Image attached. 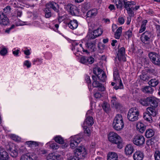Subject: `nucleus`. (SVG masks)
<instances>
[{
	"label": "nucleus",
	"mask_w": 160,
	"mask_h": 160,
	"mask_svg": "<svg viewBox=\"0 0 160 160\" xmlns=\"http://www.w3.org/2000/svg\"><path fill=\"white\" fill-rule=\"evenodd\" d=\"M109 141L114 144L117 145L118 148H122V140L121 137L117 133L114 132H110L108 135Z\"/></svg>",
	"instance_id": "f257e3e1"
},
{
	"label": "nucleus",
	"mask_w": 160,
	"mask_h": 160,
	"mask_svg": "<svg viewBox=\"0 0 160 160\" xmlns=\"http://www.w3.org/2000/svg\"><path fill=\"white\" fill-rule=\"evenodd\" d=\"M113 128L117 131L122 130L124 127V123L122 115L117 114L113 120L112 123Z\"/></svg>",
	"instance_id": "f03ea898"
},
{
	"label": "nucleus",
	"mask_w": 160,
	"mask_h": 160,
	"mask_svg": "<svg viewBox=\"0 0 160 160\" xmlns=\"http://www.w3.org/2000/svg\"><path fill=\"white\" fill-rule=\"evenodd\" d=\"M148 57L153 64L160 67V55L158 53L151 52L149 53Z\"/></svg>",
	"instance_id": "7ed1b4c3"
},
{
	"label": "nucleus",
	"mask_w": 160,
	"mask_h": 160,
	"mask_svg": "<svg viewBox=\"0 0 160 160\" xmlns=\"http://www.w3.org/2000/svg\"><path fill=\"white\" fill-rule=\"evenodd\" d=\"M139 111L133 108L130 109L128 113L127 117L128 120L132 122H134L138 119Z\"/></svg>",
	"instance_id": "20e7f679"
},
{
	"label": "nucleus",
	"mask_w": 160,
	"mask_h": 160,
	"mask_svg": "<svg viewBox=\"0 0 160 160\" xmlns=\"http://www.w3.org/2000/svg\"><path fill=\"white\" fill-rule=\"evenodd\" d=\"M145 139L142 135L138 134L135 135L132 142L135 145L139 147L143 146L145 142Z\"/></svg>",
	"instance_id": "39448f33"
},
{
	"label": "nucleus",
	"mask_w": 160,
	"mask_h": 160,
	"mask_svg": "<svg viewBox=\"0 0 160 160\" xmlns=\"http://www.w3.org/2000/svg\"><path fill=\"white\" fill-rule=\"evenodd\" d=\"M45 7L51 10H53L55 12L58 13V15H59L60 14V11L59 9L60 8L59 5L56 2L51 1L45 5Z\"/></svg>",
	"instance_id": "423d86ee"
},
{
	"label": "nucleus",
	"mask_w": 160,
	"mask_h": 160,
	"mask_svg": "<svg viewBox=\"0 0 160 160\" xmlns=\"http://www.w3.org/2000/svg\"><path fill=\"white\" fill-rule=\"evenodd\" d=\"M152 35L151 32L146 31L142 34L141 37V40L145 44H148L150 42V39Z\"/></svg>",
	"instance_id": "0eeeda50"
},
{
	"label": "nucleus",
	"mask_w": 160,
	"mask_h": 160,
	"mask_svg": "<svg viewBox=\"0 0 160 160\" xmlns=\"http://www.w3.org/2000/svg\"><path fill=\"white\" fill-rule=\"evenodd\" d=\"M92 78L93 80L92 87L93 88H98V90L102 92L104 91L105 90V88L101 83L97 81V77L92 75Z\"/></svg>",
	"instance_id": "6e6552de"
},
{
	"label": "nucleus",
	"mask_w": 160,
	"mask_h": 160,
	"mask_svg": "<svg viewBox=\"0 0 160 160\" xmlns=\"http://www.w3.org/2000/svg\"><path fill=\"white\" fill-rule=\"evenodd\" d=\"M80 142V138L78 136H75L74 137H71L70 143V147L72 149L75 148Z\"/></svg>",
	"instance_id": "1a4fd4ad"
},
{
	"label": "nucleus",
	"mask_w": 160,
	"mask_h": 160,
	"mask_svg": "<svg viewBox=\"0 0 160 160\" xmlns=\"http://www.w3.org/2000/svg\"><path fill=\"white\" fill-rule=\"evenodd\" d=\"M85 46L91 52H94L97 50L95 41H88L86 43Z\"/></svg>",
	"instance_id": "9d476101"
},
{
	"label": "nucleus",
	"mask_w": 160,
	"mask_h": 160,
	"mask_svg": "<svg viewBox=\"0 0 160 160\" xmlns=\"http://www.w3.org/2000/svg\"><path fill=\"white\" fill-rule=\"evenodd\" d=\"M72 15H76L78 13V9L77 7L71 4H68L66 7Z\"/></svg>",
	"instance_id": "9b49d317"
},
{
	"label": "nucleus",
	"mask_w": 160,
	"mask_h": 160,
	"mask_svg": "<svg viewBox=\"0 0 160 160\" xmlns=\"http://www.w3.org/2000/svg\"><path fill=\"white\" fill-rule=\"evenodd\" d=\"M158 99L154 97H150L147 98L148 104H150L151 106L154 108H156L158 105Z\"/></svg>",
	"instance_id": "f8f14e48"
},
{
	"label": "nucleus",
	"mask_w": 160,
	"mask_h": 160,
	"mask_svg": "<svg viewBox=\"0 0 160 160\" xmlns=\"http://www.w3.org/2000/svg\"><path fill=\"white\" fill-rule=\"evenodd\" d=\"M117 55L119 60L123 61H126L125 48H124L122 47L118 49Z\"/></svg>",
	"instance_id": "ddd939ff"
},
{
	"label": "nucleus",
	"mask_w": 160,
	"mask_h": 160,
	"mask_svg": "<svg viewBox=\"0 0 160 160\" xmlns=\"http://www.w3.org/2000/svg\"><path fill=\"white\" fill-rule=\"evenodd\" d=\"M61 156L58 154L55 153H51L46 156V158L47 160H59Z\"/></svg>",
	"instance_id": "4468645a"
},
{
	"label": "nucleus",
	"mask_w": 160,
	"mask_h": 160,
	"mask_svg": "<svg viewBox=\"0 0 160 160\" xmlns=\"http://www.w3.org/2000/svg\"><path fill=\"white\" fill-rule=\"evenodd\" d=\"M8 152L3 149L0 148V160H9Z\"/></svg>",
	"instance_id": "2eb2a0df"
},
{
	"label": "nucleus",
	"mask_w": 160,
	"mask_h": 160,
	"mask_svg": "<svg viewBox=\"0 0 160 160\" xmlns=\"http://www.w3.org/2000/svg\"><path fill=\"white\" fill-rule=\"evenodd\" d=\"M134 160H142L144 155L142 152L140 151H136L133 156Z\"/></svg>",
	"instance_id": "dca6fc26"
},
{
	"label": "nucleus",
	"mask_w": 160,
	"mask_h": 160,
	"mask_svg": "<svg viewBox=\"0 0 160 160\" xmlns=\"http://www.w3.org/2000/svg\"><path fill=\"white\" fill-rule=\"evenodd\" d=\"M107 160H118L117 154L114 152H109L107 156Z\"/></svg>",
	"instance_id": "f3484780"
},
{
	"label": "nucleus",
	"mask_w": 160,
	"mask_h": 160,
	"mask_svg": "<svg viewBox=\"0 0 160 160\" xmlns=\"http://www.w3.org/2000/svg\"><path fill=\"white\" fill-rule=\"evenodd\" d=\"M94 123L93 119L92 116H88L87 118L83 123V126H87V127L91 126Z\"/></svg>",
	"instance_id": "a211bd4d"
},
{
	"label": "nucleus",
	"mask_w": 160,
	"mask_h": 160,
	"mask_svg": "<svg viewBox=\"0 0 160 160\" xmlns=\"http://www.w3.org/2000/svg\"><path fill=\"white\" fill-rule=\"evenodd\" d=\"M76 152L77 154L81 155L82 157H85L87 154V152L85 147L83 146L79 147L76 150Z\"/></svg>",
	"instance_id": "6ab92c4d"
},
{
	"label": "nucleus",
	"mask_w": 160,
	"mask_h": 160,
	"mask_svg": "<svg viewBox=\"0 0 160 160\" xmlns=\"http://www.w3.org/2000/svg\"><path fill=\"white\" fill-rule=\"evenodd\" d=\"M68 26L71 29L73 30L76 29L78 26V21L76 20H70V22L68 23Z\"/></svg>",
	"instance_id": "aec40b11"
},
{
	"label": "nucleus",
	"mask_w": 160,
	"mask_h": 160,
	"mask_svg": "<svg viewBox=\"0 0 160 160\" xmlns=\"http://www.w3.org/2000/svg\"><path fill=\"white\" fill-rule=\"evenodd\" d=\"M97 77V78H98V79L100 80L101 81L104 82L105 81L106 78V74L102 70H100V72L98 73Z\"/></svg>",
	"instance_id": "412c9836"
},
{
	"label": "nucleus",
	"mask_w": 160,
	"mask_h": 160,
	"mask_svg": "<svg viewBox=\"0 0 160 160\" xmlns=\"http://www.w3.org/2000/svg\"><path fill=\"white\" fill-rule=\"evenodd\" d=\"M158 77L156 78H154L151 79L148 82V84L152 87H156L159 83V80L158 79Z\"/></svg>",
	"instance_id": "4be33fe9"
},
{
	"label": "nucleus",
	"mask_w": 160,
	"mask_h": 160,
	"mask_svg": "<svg viewBox=\"0 0 160 160\" xmlns=\"http://www.w3.org/2000/svg\"><path fill=\"white\" fill-rule=\"evenodd\" d=\"M133 151L134 148L132 145L128 144L126 146L125 152L127 155H129L132 154L133 153Z\"/></svg>",
	"instance_id": "5701e85b"
},
{
	"label": "nucleus",
	"mask_w": 160,
	"mask_h": 160,
	"mask_svg": "<svg viewBox=\"0 0 160 160\" xmlns=\"http://www.w3.org/2000/svg\"><path fill=\"white\" fill-rule=\"evenodd\" d=\"M142 90L144 93L148 94H152L154 91V89L150 86H146L142 88Z\"/></svg>",
	"instance_id": "b1692460"
},
{
	"label": "nucleus",
	"mask_w": 160,
	"mask_h": 160,
	"mask_svg": "<svg viewBox=\"0 0 160 160\" xmlns=\"http://www.w3.org/2000/svg\"><path fill=\"white\" fill-rule=\"evenodd\" d=\"M111 103L114 107L116 109H118L120 108L121 105L119 102L117 101V98L116 97H112V98Z\"/></svg>",
	"instance_id": "393cba45"
},
{
	"label": "nucleus",
	"mask_w": 160,
	"mask_h": 160,
	"mask_svg": "<svg viewBox=\"0 0 160 160\" xmlns=\"http://www.w3.org/2000/svg\"><path fill=\"white\" fill-rule=\"evenodd\" d=\"M147 112L153 117L156 116L157 113L156 108L152 107L148 108L147 109Z\"/></svg>",
	"instance_id": "a878e982"
},
{
	"label": "nucleus",
	"mask_w": 160,
	"mask_h": 160,
	"mask_svg": "<svg viewBox=\"0 0 160 160\" xmlns=\"http://www.w3.org/2000/svg\"><path fill=\"white\" fill-rule=\"evenodd\" d=\"M123 2L124 4V7L126 10L131 8L132 5H135L136 4L135 2L133 1L126 2L125 1H124Z\"/></svg>",
	"instance_id": "bb28decb"
},
{
	"label": "nucleus",
	"mask_w": 160,
	"mask_h": 160,
	"mask_svg": "<svg viewBox=\"0 0 160 160\" xmlns=\"http://www.w3.org/2000/svg\"><path fill=\"white\" fill-rule=\"evenodd\" d=\"M137 128L139 132L142 133L145 129L146 126L142 123H138L137 125Z\"/></svg>",
	"instance_id": "cd10ccee"
},
{
	"label": "nucleus",
	"mask_w": 160,
	"mask_h": 160,
	"mask_svg": "<svg viewBox=\"0 0 160 160\" xmlns=\"http://www.w3.org/2000/svg\"><path fill=\"white\" fill-rule=\"evenodd\" d=\"M97 14V10L95 9H93L88 11L87 13V15L88 17H92L96 16Z\"/></svg>",
	"instance_id": "c85d7f7f"
},
{
	"label": "nucleus",
	"mask_w": 160,
	"mask_h": 160,
	"mask_svg": "<svg viewBox=\"0 0 160 160\" xmlns=\"http://www.w3.org/2000/svg\"><path fill=\"white\" fill-rule=\"evenodd\" d=\"M113 76L114 79L115 80L120 79V78L119 77L118 70L117 67H114L113 68Z\"/></svg>",
	"instance_id": "c756f323"
},
{
	"label": "nucleus",
	"mask_w": 160,
	"mask_h": 160,
	"mask_svg": "<svg viewBox=\"0 0 160 160\" xmlns=\"http://www.w3.org/2000/svg\"><path fill=\"white\" fill-rule=\"evenodd\" d=\"M46 145L48 146H49L50 148L52 149H57L58 148L59 146L57 143L55 142H48Z\"/></svg>",
	"instance_id": "7c9ffc66"
},
{
	"label": "nucleus",
	"mask_w": 160,
	"mask_h": 160,
	"mask_svg": "<svg viewBox=\"0 0 160 160\" xmlns=\"http://www.w3.org/2000/svg\"><path fill=\"white\" fill-rule=\"evenodd\" d=\"M155 132L152 129H148L146 130L145 132L146 137L148 138L152 137L154 134Z\"/></svg>",
	"instance_id": "2f4dec72"
},
{
	"label": "nucleus",
	"mask_w": 160,
	"mask_h": 160,
	"mask_svg": "<svg viewBox=\"0 0 160 160\" xmlns=\"http://www.w3.org/2000/svg\"><path fill=\"white\" fill-rule=\"evenodd\" d=\"M45 13V17L46 18H49L51 17L52 15L51 10L45 7L44 10Z\"/></svg>",
	"instance_id": "473e14b6"
},
{
	"label": "nucleus",
	"mask_w": 160,
	"mask_h": 160,
	"mask_svg": "<svg viewBox=\"0 0 160 160\" xmlns=\"http://www.w3.org/2000/svg\"><path fill=\"white\" fill-rule=\"evenodd\" d=\"M9 23V21L7 16L2 19L0 22V24L4 26L7 25Z\"/></svg>",
	"instance_id": "72a5a7b5"
},
{
	"label": "nucleus",
	"mask_w": 160,
	"mask_h": 160,
	"mask_svg": "<svg viewBox=\"0 0 160 160\" xmlns=\"http://www.w3.org/2000/svg\"><path fill=\"white\" fill-rule=\"evenodd\" d=\"M140 79L143 81H147L150 78L149 76L147 74L142 72L141 75L140 76Z\"/></svg>",
	"instance_id": "f704fd0d"
},
{
	"label": "nucleus",
	"mask_w": 160,
	"mask_h": 160,
	"mask_svg": "<svg viewBox=\"0 0 160 160\" xmlns=\"http://www.w3.org/2000/svg\"><path fill=\"white\" fill-rule=\"evenodd\" d=\"M148 21L147 20H145L142 21V24L141 26V28L139 30V32L142 33L144 32L146 29V25Z\"/></svg>",
	"instance_id": "c9c22d12"
},
{
	"label": "nucleus",
	"mask_w": 160,
	"mask_h": 160,
	"mask_svg": "<svg viewBox=\"0 0 160 160\" xmlns=\"http://www.w3.org/2000/svg\"><path fill=\"white\" fill-rule=\"evenodd\" d=\"M152 116L147 112L144 114L143 118L145 120L150 122L152 120Z\"/></svg>",
	"instance_id": "e433bc0d"
},
{
	"label": "nucleus",
	"mask_w": 160,
	"mask_h": 160,
	"mask_svg": "<svg viewBox=\"0 0 160 160\" xmlns=\"http://www.w3.org/2000/svg\"><path fill=\"white\" fill-rule=\"evenodd\" d=\"M25 143L30 147L33 146L36 147L38 145L37 142L32 141H27L25 142Z\"/></svg>",
	"instance_id": "4c0bfd02"
},
{
	"label": "nucleus",
	"mask_w": 160,
	"mask_h": 160,
	"mask_svg": "<svg viewBox=\"0 0 160 160\" xmlns=\"http://www.w3.org/2000/svg\"><path fill=\"white\" fill-rule=\"evenodd\" d=\"M114 3L115 4L117 8L122 9V3L120 0H114Z\"/></svg>",
	"instance_id": "58836bf2"
},
{
	"label": "nucleus",
	"mask_w": 160,
	"mask_h": 160,
	"mask_svg": "<svg viewBox=\"0 0 160 160\" xmlns=\"http://www.w3.org/2000/svg\"><path fill=\"white\" fill-rule=\"evenodd\" d=\"M124 36L126 38L129 39L132 36V31L129 30L125 32Z\"/></svg>",
	"instance_id": "ea45409f"
},
{
	"label": "nucleus",
	"mask_w": 160,
	"mask_h": 160,
	"mask_svg": "<svg viewBox=\"0 0 160 160\" xmlns=\"http://www.w3.org/2000/svg\"><path fill=\"white\" fill-rule=\"evenodd\" d=\"M33 159L29 155L27 154L22 155L20 160H32Z\"/></svg>",
	"instance_id": "a19ab883"
},
{
	"label": "nucleus",
	"mask_w": 160,
	"mask_h": 160,
	"mask_svg": "<svg viewBox=\"0 0 160 160\" xmlns=\"http://www.w3.org/2000/svg\"><path fill=\"white\" fill-rule=\"evenodd\" d=\"M54 140L56 142L59 144H63L64 142V140L60 136H57L54 138Z\"/></svg>",
	"instance_id": "79ce46f5"
},
{
	"label": "nucleus",
	"mask_w": 160,
	"mask_h": 160,
	"mask_svg": "<svg viewBox=\"0 0 160 160\" xmlns=\"http://www.w3.org/2000/svg\"><path fill=\"white\" fill-rule=\"evenodd\" d=\"M89 8V4L87 2H84L82 5V10L84 12V11H87Z\"/></svg>",
	"instance_id": "37998d69"
},
{
	"label": "nucleus",
	"mask_w": 160,
	"mask_h": 160,
	"mask_svg": "<svg viewBox=\"0 0 160 160\" xmlns=\"http://www.w3.org/2000/svg\"><path fill=\"white\" fill-rule=\"evenodd\" d=\"M147 72L149 73L152 75H154L155 76H157L158 74L157 71L152 68H148L147 69Z\"/></svg>",
	"instance_id": "c03bdc74"
},
{
	"label": "nucleus",
	"mask_w": 160,
	"mask_h": 160,
	"mask_svg": "<svg viewBox=\"0 0 160 160\" xmlns=\"http://www.w3.org/2000/svg\"><path fill=\"white\" fill-rule=\"evenodd\" d=\"M94 33L97 35V37H98L102 35L103 31L101 28H98L93 31Z\"/></svg>",
	"instance_id": "a18cd8bd"
},
{
	"label": "nucleus",
	"mask_w": 160,
	"mask_h": 160,
	"mask_svg": "<svg viewBox=\"0 0 160 160\" xmlns=\"http://www.w3.org/2000/svg\"><path fill=\"white\" fill-rule=\"evenodd\" d=\"M83 128L84 129V134H86V135L88 136H90L91 134V132L89 128L87 126H83Z\"/></svg>",
	"instance_id": "49530a36"
},
{
	"label": "nucleus",
	"mask_w": 160,
	"mask_h": 160,
	"mask_svg": "<svg viewBox=\"0 0 160 160\" xmlns=\"http://www.w3.org/2000/svg\"><path fill=\"white\" fill-rule=\"evenodd\" d=\"M102 107L104 111L106 112H108L110 110L109 105L107 103H103Z\"/></svg>",
	"instance_id": "de8ad7c7"
},
{
	"label": "nucleus",
	"mask_w": 160,
	"mask_h": 160,
	"mask_svg": "<svg viewBox=\"0 0 160 160\" xmlns=\"http://www.w3.org/2000/svg\"><path fill=\"white\" fill-rule=\"evenodd\" d=\"M127 13L129 17H133L134 16V12L133 10L132 9V7L131 8H129L126 10Z\"/></svg>",
	"instance_id": "09e8293b"
},
{
	"label": "nucleus",
	"mask_w": 160,
	"mask_h": 160,
	"mask_svg": "<svg viewBox=\"0 0 160 160\" xmlns=\"http://www.w3.org/2000/svg\"><path fill=\"white\" fill-rule=\"evenodd\" d=\"M3 12L5 14L7 15L8 14H9L11 10V8L10 6H8L5 7L3 9Z\"/></svg>",
	"instance_id": "8fccbe9b"
},
{
	"label": "nucleus",
	"mask_w": 160,
	"mask_h": 160,
	"mask_svg": "<svg viewBox=\"0 0 160 160\" xmlns=\"http://www.w3.org/2000/svg\"><path fill=\"white\" fill-rule=\"evenodd\" d=\"M85 80L87 83L88 84V88L89 89L90 91L92 90V88H91V80L90 79V77L88 76H87L86 77Z\"/></svg>",
	"instance_id": "3c124183"
},
{
	"label": "nucleus",
	"mask_w": 160,
	"mask_h": 160,
	"mask_svg": "<svg viewBox=\"0 0 160 160\" xmlns=\"http://www.w3.org/2000/svg\"><path fill=\"white\" fill-rule=\"evenodd\" d=\"M88 38L90 39H93L97 37V35L94 33L93 31L91 33H88Z\"/></svg>",
	"instance_id": "603ef678"
},
{
	"label": "nucleus",
	"mask_w": 160,
	"mask_h": 160,
	"mask_svg": "<svg viewBox=\"0 0 160 160\" xmlns=\"http://www.w3.org/2000/svg\"><path fill=\"white\" fill-rule=\"evenodd\" d=\"M139 102L143 106H147L148 105V102L147 101V98L146 99H141L139 101Z\"/></svg>",
	"instance_id": "864d4df0"
},
{
	"label": "nucleus",
	"mask_w": 160,
	"mask_h": 160,
	"mask_svg": "<svg viewBox=\"0 0 160 160\" xmlns=\"http://www.w3.org/2000/svg\"><path fill=\"white\" fill-rule=\"evenodd\" d=\"M154 157L155 160H160V152L159 151H156Z\"/></svg>",
	"instance_id": "5fc2aeb1"
},
{
	"label": "nucleus",
	"mask_w": 160,
	"mask_h": 160,
	"mask_svg": "<svg viewBox=\"0 0 160 160\" xmlns=\"http://www.w3.org/2000/svg\"><path fill=\"white\" fill-rule=\"evenodd\" d=\"M87 57L83 56L81 58L80 61L81 63L87 65Z\"/></svg>",
	"instance_id": "6e6d98bb"
},
{
	"label": "nucleus",
	"mask_w": 160,
	"mask_h": 160,
	"mask_svg": "<svg viewBox=\"0 0 160 160\" xmlns=\"http://www.w3.org/2000/svg\"><path fill=\"white\" fill-rule=\"evenodd\" d=\"M80 158L76 155L72 156L67 158V160H80Z\"/></svg>",
	"instance_id": "4d7b16f0"
},
{
	"label": "nucleus",
	"mask_w": 160,
	"mask_h": 160,
	"mask_svg": "<svg viewBox=\"0 0 160 160\" xmlns=\"http://www.w3.org/2000/svg\"><path fill=\"white\" fill-rule=\"evenodd\" d=\"M87 65L88 64H92L94 62V58L92 57H87Z\"/></svg>",
	"instance_id": "13d9d810"
},
{
	"label": "nucleus",
	"mask_w": 160,
	"mask_h": 160,
	"mask_svg": "<svg viewBox=\"0 0 160 160\" xmlns=\"http://www.w3.org/2000/svg\"><path fill=\"white\" fill-rule=\"evenodd\" d=\"M10 154L11 156L13 157H16L18 155V152L15 150H11Z\"/></svg>",
	"instance_id": "bf43d9fd"
},
{
	"label": "nucleus",
	"mask_w": 160,
	"mask_h": 160,
	"mask_svg": "<svg viewBox=\"0 0 160 160\" xmlns=\"http://www.w3.org/2000/svg\"><path fill=\"white\" fill-rule=\"evenodd\" d=\"M153 140L154 139L152 138L147 140L146 141L147 145L150 146L153 145L154 144Z\"/></svg>",
	"instance_id": "052dcab7"
},
{
	"label": "nucleus",
	"mask_w": 160,
	"mask_h": 160,
	"mask_svg": "<svg viewBox=\"0 0 160 160\" xmlns=\"http://www.w3.org/2000/svg\"><path fill=\"white\" fill-rule=\"evenodd\" d=\"M101 70L100 68H95L93 69V73L96 75L95 76H97V74L100 72V70Z\"/></svg>",
	"instance_id": "680f3d73"
},
{
	"label": "nucleus",
	"mask_w": 160,
	"mask_h": 160,
	"mask_svg": "<svg viewBox=\"0 0 160 160\" xmlns=\"http://www.w3.org/2000/svg\"><path fill=\"white\" fill-rule=\"evenodd\" d=\"M118 21L121 24H123L125 22V19L123 17H119L118 19Z\"/></svg>",
	"instance_id": "e2e57ef3"
},
{
	"label": "nucleus",
	"mask_w": 160,
	"mask_h": 160,
	"mask_svg": "<svg viewBox=\"0 0 160 160\" xmlns=\"http://www.w3.org/2000/svg\"><path fill=\"white\" fill-rule=\"evenodd\" d=\"M96 26L93 23H90L89 25V30H92L95 28Z\"/></svg>",
	"instance_id": "0e129e2a"
},
{
	"label": "nucleus",
	"mask_w": 160,
	"mask_h": 160,
	"mask_svg": "<svg viewBox=\"0 0 160 160\" xmlns=\"http://www.w3.org/2000/svg\"><path fill=\"white\" fill-rule=\"evenodd\" d=\"M7 50L6 48H2L0 51V53L2 55H5L7 53Z\"/></svg>",
	"instance_id": "69168bd1"
},
{
	"label": "nucleus",
	"mask_w": 160,
	"mask_h": 160,
	"mask_svg": "<svg viewBox=\"0 0 160 160\" xmlns=\"http://www.w3.org/2000/svg\"><path fill=\"white\" fill-rule=\"evenodd\" d=\"M24 65L26 66L28 68H29L31 66V63L29 61L26 60L24 62Z\"/></svg>",
	"instance_id": "338daca9"
},
{
	"label": "nucleus",
	"mask_w": 160,
	"mask_h": 160,
	"mask_svg": "<svg viewBox=\"0 0 160 160\" xmlns=\"http://www.w3.org/2000/svg\"><path fill=\"white\" fill-rule=\"evenodd\" d=\"M16 14L17 17H21L22 14V11L21 10L17 9Z\"/></svg>",
	"instance_id": "774afa93"
}]
</instances>
